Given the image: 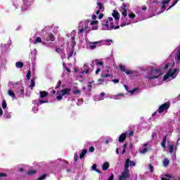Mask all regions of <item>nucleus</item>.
<instances>
[{
  "label": "nucleus",
  "mask_w": 180,
  "mask_h": 180,
  "mask_svg": "<svg viewBox=\"0 0 180 180\" xmlns=\"http://www.w3.org/2000/svg\"><path fill=\"white\" fill-rule=\"evenodd\" d=\"M73 95H78V94H81V90L76 89L72 91Z\"/></svg>",
  "instance_id": "obj_34"
},
{
  "label": "nucleus",
  "mask_w": 180,
  "mask_h": 180,
  "mask_svg": "<svg viewBox=\"0 0 180 180\" xmlns=\"http://www.w3.org/2000/svg\"><path fill=\"white\" fill-rule=\"evenodd\" d=\"M42 40L40 37L36 38V40L34 42V44H37L38 43H41Z\"/></svg>",
  "instance_id": "obj_25"
},
{
  "label": "nucleus",
  "mask_w": 180,
  "mask_h": 180,
  "mask_svg": "<svg viewBox=\"0 0 180 180\" xmlns=\"http://www.w3.org/2000/svg\"><path fill=\"white\" fill-rule=\"evenodd\" d=\"M163 165H164V167H168V165H169V160H168V159L165 158L163 161Z\"/></svg>",
  "instance_id": "obj_24"
},
{
  "label": "nucleus",
  "mask_w": 180,
  "mask_h": 180,
  "mask_svg": "<svg viewBox=\"0 0 180 180\" xmlns=\"http://www.w3.org/2000/svg\"><path fill=\"white\" fill-rule=\"evenodd\" d=\"M98 9L100 11H102V9H103V4L101 2H98Z\"/></svg>",
  "instance_id": "obj_35"
},
{
  "label": "nucleus",
  "mask_w": 180,
  "mask_h": 180,
  "mask_svg": "<svg viewBox=\"0 0 180 180\" xmlns=\"http://www.w3.org/2000/svg\"><path fill=\"white\" fill-rule=\"evenodd\" d=\"M89 153H94V151H95V148H94V146H91L89 148Z\"/></svg>",
  "instance_id": "obj_46"
},
{
  "label": "nucleus",
  "mask_w": 180,
  "mask_h": 180,
  "mask_svg": "<svg viewBox=\"0 0 180 180\" xmlns=\"http://www.w3.org/2000/svg\"><path fill=\"white\" fill-rule=\"evenodd\" d=\"M105 20V23L102 24L103 30H109V26H110V22H109V18Z\"/></svg>",
  "instance_id": "obj_7"
},
{
  "label": "nucleus",
  "mask_w": 180,
  "mask_h": 180,
  "mask_svg": "<svg viewBox=\"0 0 180 180\" xmlns=\"http://www.w3.org/2000/svg\"><path fill=\"white\" fill-rule=\"evenodd\" d=\"M169 2H171V0H163L162 4H163V5H167L168 4Z\"/></svg>",
  "instance_id": "obj_43"
},
{
  "label": "nucleus",
  "mask_w": 180,
  "mask_h": 180,
  "mask_svg": "<svg viewBox=\"0 0 180 180\" xmlns=\"http://www.w3.org/2000/svg\"><path fill=\"white\" fill-rule=\"evenodd\" d=\"M88 72H89V68L86 69L85 71L83 72V74H88Z\"/></svg>",
  "instance_id": "obj_62"
},
{
  "label": "nucleus",
  "mask_w": 180,
  "mask_h": 180,
  "mask_svg": "<svg viewBox=\"0 0 180 180\" xmlns=\"http://www.w3.org/2000/svg\"><path fill=\"white\" fill-rule=\"evenodd\" d=\"M8 95L12 98H15V92H13L12 90H8Z\"/></svg>",
  "instance_id": "obj_29"
},
{
  "label": "nucleus",
  "mask_w": 180,
  "mask_h": 180,
  "mask_svg": "<svg viewBox=\"0 0 180 180\" xmlns=\"http://www.w3.org/2000/svg\"><path fill=\"white\" fill-rule=\"evenodd\" d=\"M179 1V0H174L172 5L168 8V10L171 9V8H173V6H175Z\"/></svg>",
  "instance_id": "obj_27"
},
{
  "label": "nucleus",
  "mask_w": 180,
  "mask_h": 180,
  "mask_svg": "<svg viewBox=\"0 0 180 180\" xmlns=\"http://www.w3.org/2000/svg\"><path fill=\"white\" fill-rule=\"evenodd\" d=\"M129 18H130V19H134V18H136V14L135 13H129L128 14Z\"/></svg>",
  "instance_id": "obj_36"
},
{
  "label": "nucleus",
  "mask_w": 180,
  "mask_h": 180,
  "mask_svg": "<svg viewBox=\"0 0 180 180\" xmlns=\"http://www.w3.org/2000/svg\"><path fill=\"white\" fill-rule=\"evenodd\" d=\"M112 16L115 20H119V19H120V14L116 10L113 11Z\"/></svg>",
  "instance_id": "obj_9"
},
{
  "label": "nucleus",
  "mask_w": 180,
  "mask_h": 180,
  "mask_svg": "<svg viewBox=\"0 0 180 180\" xmlns=\"http://www.w3.org/2000/svg\"><path fill=\"white\" fill-rule=\"evenodd\" d=\"M108 20L110 22L109 30H112L115 27V23H113V18H108Z\"/></svg>",
  "instance_id": "obj_10"
},
{
  "label": "nucleus",
  "mask_w": 180,
  "mask_h": 180,
  "mask_svg": "<svg viewBox=\"0 0 180 180\" xmlns=\"http://www.w3.org/2000/svg\"><path fill=\"white\" fill-rule=\"evenodd\" d=\"M100 96L101 98H105V92H101Z\"/></svg>",
  "instance_id": "obj_60"
},
{
  "label": "nucleus",
  "mask_w": 180,
  "mask_h": 180,
  "mask_svg": "<svg viewBox=\"0 0 180 180\" xmlns=\"http://www.w3.org/2000/svg\"><path fill=\"white\" fill-rule=\"evenodd\" d=\"M72 56H74V48H72L70 51V53L68 55V58H70Z\"/></svg>",
  "instance_id": "obj_39"
},
{
  "label": "nucleus",
  "mask_w": 180,
  "mask_h": 180,
  "mask_svg": "<svg viewBox=\"0 0 180 180\" xmlns=\"http://www.w3.org/2000/svg\"><path fill=\"white\" fill-rule=\"evenodd\" d=\"M108 180H115V174H111Z\"/></svg>",
  "instance_id": "obj_49"
},
{
  "label": "nucleus",
  "mask_w": 180,
  "mask_h": 180,
  "mask_svg": "<svg viewBox=\"0 0 180 180\" xmlns=\"http://www.w3.org/2000/svg\"><path fill=\"white\" fill-rule=\"evenodd\" d=\"M61 84H62L61 80H59V81L58 82V84H57V85H56L55 89H58V88H60V86H61Z\"/></svg>",
  "instance_id": "obj_38"
},
{
  "label": "nucleus",
  "mask_w": 180,
  "mask_h": 180,
  "mask_svg": "<svg viewBox=\"0 0 180 180\" xmlns=\"http://www.w3.org/2000/svg\"><path fill=\"white\" fill-rule=\"evenodd\" d=\"M128 136L129 137H132V136H134V131H130Z\"/></svg>",
  "instance_id": "obj_48"
},
{
  "label": "nucleus",
  "mask_w": 180,
  "mask_h": 180,
  "mask_svg": "<svg viewBox=\"0 0 180 180\" xmlns=\"http://www.w3.org/2000/svg\"><path fill=\"white\" fill-rule=\"evenodd\" d=\"M169 77H172L171 73H169V72L168 71L167 72V74L164 76L163 77V81H167V79H168L169 78Z\"/></svg>",
  "instance_id": "obj_18"
},
{
  "label": "nucleus",
  "mask_w": 180,
  "mask_h": 180,
  "mask_svg": "<svg viewBox=\"0 0 180 180\" xmlns=\"http://www.w3.org/2000/svg\"><path fill=\"white\" fill-rule=\"evenodd\" d=\"M86 153H88V150L86 149H83V150L82 151V153L79 155L80 160H82V158H84V157H85Z\"/></svg>",
  "instance_id": "obj_13"
},
{
  "label": "nucleus",
  "mask_w": 180,
  "mask_h": 180,
  "mask_svg": "<svg viewBox=\"0 0 180 180\" xmlns=\"http://www.w3.org/2000/svg\"><path fill=\"white\" fill-rule=\"evenodd\" d=\"M171 106V103L170 102H167L165 103L164 104L161 105L158 110V113H162V112H166L167 110H168L169 109Z\"/></svg>",
  "instance_id": "obj_4"
},
{
  "label": "nucleus",
  "mask_w": 180,
  "mask_h": 180,
  "mask_svg": "<svg viewBox=\"0 0 180 180\" xmlns=\"http://www.w3.org/2000/svg\"><path fill=\"white\" fill-rule=\"evenodd\" d=\"M71 46L72 49L77 46V42L75 41V37H72Z\"/></svg>",
  "instance_id": "obj_15"
},
{
  "label": "nucleus",
  "mask_w": 180,
  "mask_h": 180,
  "mask_svg": "<svg viewBox=\"0 0 180 180\" xmlns=\"http://www.w3.org/2000/svg\"><path fill=\"white\" fill-rule=\"evenodd\" d=\"M47 178V174H44L41 176H39L37 180H44Z\"/></svg>",
  "instance_id": "obj_23"
},
{
  "label": "nucleus",
  "mask_w": 180,
  "mask_h": 180,
  "mask_svg": "<svg viewBox=\"0 0 180 180\" xmlns=\"http://www.w3.org/2000/svg\"><path fill=\"white\" fill-rule=\"evenodd\" d=\"M74 160H75V162H77V161H78V155L77 153H75V155H74Z\"/></svg>",
  "instance_id": "obj_50"
},
{
  "label": "nucleus",
  "mask_w": 180,
  "mask_h": 180,
  "mask_svg": "<svg viewBox=\"0 0 180 180\" xmlns=\"http://www.w3.org/2000/svg\"><path fill=\"white\" fill-rule=\"evenodd\" d=\"M129 160V162H128V167H136V162L134 161H131L130 160V159H127Z\"/></svg>",
  "instance_id": "obj_20"
},
{
  "label": "nucleus",
  "mask_w": 180,
  "mask_h": 180,
  "mask_svg": "<svg viewBox=\"0 0 180 180\" xmlns=\"http://www.w3.org/2000/svg\"><path fill=\"white\" fill-rule=\"evenodd\" d=\"M138 90H139V89L135 88V89H132V90L130 91V94H134V92H136V91H138Z\"/></svg>",
  "instance_id": "obj_55"
},
{
  "label": "nucleus",
  "mask_w": 180,
  "mask_h": 180,
  "mask_svg": "<svg viewBox=\"0 0 180 180\" xmlns=\"http://www.w3.org/2000/svg\"><path fill=\"white\" fill-rule=\"evenodd\" d=\"M99 72H101V68H97V70H96V75L99 74Z\"/></svg>",
  "instance_id": "obj_61"
},
{
  "label": "nucleus",
  "mask_w": 180,
  "mask_h": 180,
  "mask_svg": "<svg viewBox=\"0 0 180 180\" xmlns=\"http://www.w3.org/2000/svg\"><path fill=\"white\" fill-rule=\"evenodd\" d=\"M122 15L124 16V18H126V16H127V10H123V11L122 12Z\"/></svg>",
  "instance_id": "obj_41"
},
{
  "label": "nucleus",
  "mask_w": 180,
  "mask_h": 180,
  "mask_svg": "<svg viewBox=\"0 0 180 180\" xmlns=\"http://www.w3.org/2000/svg\"><path fill=\"white\" fill-rule=\"evenodd\" d=\"M38 103H39V105H43V103H49V101H47V100H38Z\"/></svg>",
  "instance_id": "obj_28"
},
{
  "label": "nucleus",
  "mask_w": 180,
  "mask_h": 180,
  "mask_svg": "<svg viewBox=\"0 0 180 180\" xmlns=\"http://www.w3.org/2000/svg\"><path fill=\"white\" fill-rule=\"evenodd\" d=\"M103 18V13H101L98 15V19H102Z\"/></svg>",
  "instance_id": "obj_63"
},
{
  "label": "nucleus",
  "mask_w": 180,
  "mask_h": 180,
  "mask_svg": "<svg viewBox=\"0 0 180 180\" xmlns=\"http://www.w3.org/2000/svg\"><path fill=\"white\" fill-rule=\"evenodd\" d=\"M165 144H167V136H164L161 143V146L163 148H165Z\"/></svg>",
  "instance_id": "obj_16"
},
{
  "label": "nucleus",
  "mask_w": 180,
  "mask_h": 180,
  "mask_svg": "<svg viewBox=\"0 0 180 180\" xmlns=\"http://www.w3.org/2000/svg\"><path fill=\"white\" fill-rule=\"evenodd\" d=\"M45 41H54L56 40V36L52 33H48L44 37Z\"/></svg>",
  "instance_id": "obj_5"
},
{
  "label": "nucleus",
  "mask_w": 180,
  "mask_h": 180,
  "mask_svg": "<svg viewBox=\"0 0 180 180\" xmlns=\"http://www.w3.org/2000/svg\"><path fill=\"white\" fill-rule=\"evenodd\" d=\"M161 9L162 11H165V9H167V6H165V4H162Z\"/></svg>",
  "instance_id": "obj_53"
},
{
  "label": "nucleus",
  "mask_w": 180,
  "mask_h": 180,
  "mask_svg": "<svg viewBox=\"0 0 180 180\" xmlns=\"http://www.w3.org/2000/svg\"><path fill=\"white\" fill-rule=\"evenodd\" d=\"M56 53H61L63 51V49H61V48H60V46H57L56 48Z\"/></svg>",
  "instance_id": "obj_42"
},
{
  "label": "nucleus",
  "mask_w": 180,
  "mask_h": 180,
  "mask_svg": "<svg viewBox=\"0 0 180 180\" xmlns=\"http://www.w3.org/2000/svg\"><path fill=\"white\" fill-rule=\"evenodd\" d=\"M31 75H32V71L29 70L26 75L27 79L28 80L30 79Z\"/></svg>",
  "instance_id": "obj_31"
},
{
  "label": "nucleus",
  "mask_w": 180,
  "mask_h": 180,
  "mask_svg": "<svg viewBox=\"0 0 180 180\" xmlns=\"http://www.w3.org/2000/svg\"><path fill=\"white\" fill-rule=\"evenodd\" d=\"M91 44L93 45H90V49L91 50H95V49H96V45L95 44H99V41H94V42H91Z\"/></svg>",
  "instance_id": "obj_12"
},
{
  "label": "nucleus",
  "mask_w": 180,
  "mask_h": 180,
  "mask_svg": "<svg viewBox=\"0 0 180 180\" xmlns=\"http://www.w3.org/2000/svg\"><path fill=\"white\" fill-rule=\"evenodd\" d=\"M169 74L172 75V77H174V75H175V74H176V72H178V69H174L173 71L172 70H169Z\"/></svg>",
  "instance_id": "obj_17"
},
{
  "label": "nucleus",
  "mask_w": 180,
  "mask_h": 180,
  "mask_svg": "<svg viewBox=\"0 0 180 180\" xmlns=\"http://www.w3.org/2000/svg\"><path fill=\"white\" fill-rule=\"evenodd\" d=\"M109 168V162H105L102 166L103 171H106Z\"/></svg>",
  "instance_id": "obj_14"
},
{
  "label": "nucleus",
  "mask_w": 180,
  "mask_h": 180,
  "mask_svg": "<svg viewBox=\"0 0 180 180\" xmlns=\"http://www.w3.org/2000/svg\"><path fill=\"white\" fill-rule=\"evenodd\" d=\"M174 152V145H169V153H172Z\"/></svg>",
  "instance_id": "obj_32"
},
{
  "label": "nucleus",
  "mask_w": 180,
  "mask_h": 180,
  "mask_svg": "<svg viewBox=\"0 0 180 180\" xmlns=\"http://www.w3.org/2000/svg\"><path fill=\"white\" fill-rule=\"evenodd\" d=\"M126 136H127V134L126 133L122 134L118 139V141L120 143H123V141H124V140H126Z\"/></svg>",
  "instance_id": "obj_11"
},
{
  "label": "nucleus",
  "mask_w": 180,
  "mask_h": 180,
  "mask_svg": "<svg viewBox=\"0 0 180 180\" xmlns=\"http://www.w3.org/2000/svg\"><path fill=\"white\" fill-rule=\"evenodd\" d=\"M92 30H98V25L91 26Z\"/></svg>",
  "instance_id": "obj_51"
},
{
  "label": "nucleus",
  "mask_w": 180,
  "mask_h": 180,
  "mask_svg": "<svg viewBox=\"0 0 180 180\" xmlns=\"http://www.w3.org/2000/svg\"><path fill=\"white\" fill-rule=\"evenodd\" d=\"M101 77H103V78H110V75L109 74H104V75H102Z\"/></svg>",
  "instance_id": "obj_45"
},
{
  "label": "nucleus",
  "mask_w": 180,
  "mask_h": 180,
  "mask_svg": "<svg viewBox=\"0 0 180 180\" xmlns=\"http://www.w3.org/2000/svg\"><path fill=\"white\" fill-rule=\"evenodd\" d=\"M23 63H22V62H17L16 63H15V67L17 68H23Z\"/></svg>",
  "instance_id": "obj_21"
},
{
  "label": "nucleus",
  "mask_w": 180,
  "mask_h": 180,
  "mask_svg": "<svg viewBox=\"0 0 180 180\" xmlns=\"http://www.w3.org/2000/svg\"><path fill=\"white\" fill-rule=\"evenodd\" d=\"M128 25H129V23H127L126 22H124L120 24V27H124V26H127Z\"/></svg>",
  "instance_id": "obj_44"
},
{
  "label": "nucleus",
  "mask_w": 180,
  "mask_h": 180,
  "mask_svg": "<svg viewBox=\"0 0 180 180\" xmlns=\"http://www.w3.org/2000/svg\"><path fill=\"white\" fill-rule=\"evenodd\" d=\"M1 106L3 109H6V106H8L6 104V101L3 100Z\"/></svg>",
  "instance_id": "obj_30"
},
{
  "label": "nucleus",
  "mask_w": 180,
  "mask_h": 180,
  "mask_svg": "<svg viewBox=\"0 0 180 180\" xmlns=\"http://www.w3.org/2000/svg\"><path fill=\"white\" fill-rule=\"evenodd\" d=\"M36 83L34 82V79H32L30 81V85L31 89H33L34 86H35Z\"/></svg>",
  "instance_id": "obj_26"
},
{
  "label": "nucleus",
  "mask_w": 180,
  "mask_h": 180,
  "mask_svg": "<svg viewBox=\"0 0 180 180\" xmlns=\"http://www.w3.org/2000/svg\"><path fill=\"white\" fill-rule=\"evenodd\" d=\"M160 75H162V72H161V69H152L146 75V78L148 79H155L160 77Z\"/></svg>",
  "instance_id": "obj_1"
},
{
  "label": "nucleus",
  "mask_w": 180,
  "mask_h": 180,
  "mask_svg": "<svg viewBox=\"0 0 180 180\" xmlns=\"http://www.w3.org/2000/svg\"><path fill=\"white\" fill-rule=\"evenodd\" d=\"M49 96V91H42L39 92V98L41 99H44V98H47Z\"/></svg>",
  "instance_id": "obj_8"
},
{
  "label": "nucleus",
  "mask_w": 180,
  "mask_h": 180,
  "mask_svg": "<svg viewBox=\"0 0 180 180\" xmlns=\"http://www.w3.org/2000/svg\"><path fill=\"white\" fill-rule=\"evenodd\" d=\"M177 60L179 61H180V52L179 53L178 56H177Z\"/></svg>",
  "instance_id": "obj_64"
},
{
  "label": "nucleus",
  "mask_w": 180,
  "mask_h": 180,
  "mask_svg": "<svg viewBox=\"0 0 180 180\" xmlns=\"http://www.w3.org/2000/svg\"><path fill=\"white\" fill-rule=\"evenodd\" d=\"M5 176H8V175L6 174V173H2L0 172V178H4Z\"/></svg>",
  "instance_id": "obj_47"
},
{
  "label": "nucleus",
  "mask_w": 180,
  "mask_h": 180,
  "mask_svg": "<svg viewBox=\"0 0 180 180\" xmlns=\"http://www.w3.org/2000/svg\"><path fill=\"white\" fill-rule=\"evenodd\" d=\"M27 174L28 175H36V174H37V170H28Z\"/></svg>",
  "instance_id": "obj_22"
},
{
  "label": "nucleus",
  "mask_w": 180,
  "mask_h": 180,
  "mask_svg": "<svg viewBox=\"0 0 180 180\" xmlns=\"http://www.w3.org/2000/svg\"><path fill=\"white\" fill-rule=\"evenodd\" d=\"M119 79H112V82H114V84H119Z\"/></svg>",
  "instance_id": "obj_59"
},
{
  "label": "nucleus",
  "mask_w": 180,
  "mask_h": 180,
  "mask_svg": "<svg viewBox=\"0 0 180 180\" xmlns=\"http://www.w3.org/2000/svg\"><path fill=\"white\" fill-rule=\"evenodd\" d=\"M149 169L150 172H153V169H154V166H153L152 165H149Z\"/></svg>",
  "instance_id": "obj_54"
},
{
  "label": "nucleus",
  "mask_w": 180,
  "mask_h": 180,
  "mask_svg": "<svg viewBox=\"0 0 180 180\" xmlns=\"http://www.w3.org/2000/svg\"><path fill=\"white\" fill-rule=\"evenodd\" d=\"M71 89L66 88L64 89L60 90L58 92L59 94L58 96H56L57 101H61L63 99V97L65 96V95H68V96H71Z\"/></svg>",
  "instance_id": "obj_3"
},
{
  "label": "nucleus",
  "mask_w": 180,
  "mask_h": 180,
  "mask_svg": "<svg viewBox=\"0 0 180 180\" xmlns=\"http://www.w3.org/2000/svg\"><path fill=\"white\" fill-rule=\"evenodd\" d=\"M95 63H96V65L98 66V65H101L103 67V62L101 61V60L99 59H96L95 60Z\"/></svg>",
  "instance_id": "obj_19"
},
{
  "label": "nucleus",
  "mask_w": 180,
  "mask_h": 180,
  "mask_svg": "<svg viewBox=\"0 0 180 180\" xmlns=\"http://www.w3.org/2000/svg\"><path fill=\"white\" fill-rule=\"evenodd\" d=\"M63 68H65V70H66V71H68V72H71V70H70L68 68V67H67V65H65V64L64 63H63Z\"/></svg>",
  "instance_id": "obj_40"
},
{
  "label": "nucleus",
  "mask_w": 180,
  "mask_h": 180,
  "mask_svg": "<svg viewBox=\"0 0 180 180\" xmlns=\"http://www.w3.org/2000/svg\"><path fill=\"white\" fill-rule=\"evenodd\" d=\"M130 171L129 170V160H126L124 163V170L121 173V175L119 176V180H126L129 178Z\"/></svg>",
  "instance_id": "obj_2"
},
{
  "label": "nucleus",
  "mask_w": 180,
  "mask_h": 180,
  "mask_svg": "<svg viewBox=\"0 0 180 180\" xmlns=\"http://www.w3.org/2000/svg\"><path fill=\"white\" fill-rule=\"evenodd\" d=\"M119 68H120V70L122 71V72H125V74H127V75H130L133 74V72L131 70H126V68L122 65H120Z\"/></svg>",
  "instance_id": "obj_6"
},
{
  "label": "nucleus",
  "mask_w": 180,
  "mask_h": 180,
  "mask_svg": "<svg viewBox=\"0 0 180 180\" xmlns=\"http://www.w3.org/2000/svg\"><path fill=\"white\" fill-rule=\"evenodd\" d=\"M141 153H142L143 154L147 153V148H144L142 150H141Z\"/></svg>",
  "instance_id": "obj_57"
},
{
  "label": "nucleus",
  "mask_w": 180,
  "mask_h": 180,
  "mask_svg": "<svg viewBox=\"0 0 180 180\" xmlns=\"http://www.w3.org/2000/svg\"><path fill=\"white\" fill-rule=\"evenodd\" d=\"M87 29H88V27H85L84 28H82L79 30L78 34L81 33H84V32H85V30H86Z\"/></svg>",
  "instance_id": "obj_33"
},
{
  "label": "nucleus",
  "mask_w": 180,
  "mask_h": 180,
  "mask_svg": "<svg viewBox=\"0 0 180 180\" xmlns=\"http://www.w3.org/2000/svg\"><path fill=\"white\" fill-rule=\"evenodd\" d=\"M91 169H92L93 171H96V169H98L96 168V164H94V165H92Z\"/></svg>",
  "instance_id": "obj_52"
},
{
  "label": "nucleus",
  "mask_w": 180,
  "mask_h": 180,
  "mask_svg": "<svg viewBox=\"0 0 180 180\" xmlns=\"http://www.w3.org/2000/svg\"><path fill=\"white\" fill-rule=\"evenodd\" d=\"M98 23H99L98 22V20H93V21H91V22H90V25H91V26H94V25H98Z\"/></svg>",
  "instance_id": "obj_37"
},
{
  "label": "nucleus",
  "mask_w": 180,
  "mask_h": 180,
  "mask_svg": "<svg viewBox=\"0 0 180 180\" xmlns=\"http://www.w3.org/2000/svg\"><path fill=\"white\" fill-rule=\"evenodd\" d=\"M94 82H95V81H93V82H89V84H88V88H92V85L91 84H94Z\"/></svg>",
  "instance_id": "obj_56"
},
{
  "label": "nucleus",
  "mask_w": 180,
  "mask_h": 180,
  "mask_svg": "<svg viewBox=\"0 0 180 180\" xmlns=\"http://www.w3.org/2000/svg\"><path fill=\"white\" fill-rule=\"evenodd\" d=\"M124 88H125L127 92H130V91H129V86H127V85L124 84Z\"/></svg>",
  "instance_id": "obj_58"
}]
</instances>
